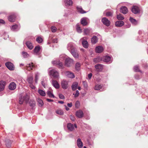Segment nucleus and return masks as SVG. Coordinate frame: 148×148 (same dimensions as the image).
<instances>
[{"label":"nucleus","mask_w":148,"mask_h":148,"mask_svg":"<svg viewBox=\"0 0 148 148\" xmlns=\"http://www.w3.org/2000/svg\"><path fill=\"white\" fill-rule=\"evenodd\" d=\"M5 23V22L3 20L0 19V24H4Z\"/></svg>","instance_id":"obj_59"},{"label":"nucleus","mask_w":148,"mask_h":148,"mask_svg":"<svg viewBox=\"0 0 148 148\" xmlns=\"http://www.w3.org/2000/svg\"><path fill=\"white\" fill-rule=\"evenodd\" d=\"M113 13L110 12H108L106 14V15L107 16H112V15Z\"/></svg>","instance_id":"obj_51"},{"label":"nucleus","mask_w":148,"mask_h":148,"mask_svg":"<svg viewBox=\"0 0 148 148\" xmlns=\"http://www.w3.org/2000/svg\"><path fill=\"white\" fill-rule=\"evenodd\" d=\"M78 84V83L77 82H75L73 83L71 88L73 91L77 89Z\"/></svg>","instance_id":"obj_25"},{"label":"nucleus","mask_w":148,"mask_h":148,"mask_svg":"<svg viewBox=\"0 0 148 148\" xmlns=\"http://www.w3.org/2000/svg\"><path fill=\"white\" fill-rule=\"evenodd\" d=\"M47 94L50 97L55 98V96L52 93V91H48L47 92Z\"/></svg>","instance_id":"obj_36"},{"label":"nucleus","mask_w":148,"mask_h":148,"mask_svg":"<svg viewBox=\"0 0 148 148\" xmlns=\"http://www.w3.org/2000/svg\"><path fill=\"white\" fill-rule=\"evenodd\" d=\"M90 31V29L88 28L85 29L84 30V33L86 35L89 34Z\"/></svg>","instance_id":"obj_37"},{"label":"nucleus","mask_w":148,"mask_h":148,"mask_svg":"<svg viewBox=\"0 0 148 148\" xmlns=\"http://www.w3.org/2000/svg\"><path fill=\"white\" fill-rule=\"evenodd\" d=\"M5 65L10 70H13L14 69V64L10 62H6Z\"/></svg>","instance_id":"obj_6"},{"label":"nucleus","mask_w":148,"mask_h":148,"mask_svg":"<svg viewBox=\"0 0 148 148\" xmlns=\"http://www.w3.org/2000/svg\"><path fill=\"white\" fill-rule=\"evenodd\" d=\"M38 76H39V74L38 73H36V74H35V82L36 83H37V81H38Z\"/></svg>","instance_id":"obj_48"},{"label":"nucleus","mask_w":148,"mask_h":148,"mask_svg":"<svg viewBox=\"0 0 148 148\" xmlns=\"http://www.w3.org/2000/svg\"><path fill=\"white\" fill-rule=\"evenodd\" d=\"M52 42L53 43H57L58 42V39L56 38H54Z\"/></svg>","instance_id":"obj_58"},{"label":"nucleus","mask_w":148,"mask_h":148,"mask_svg":"<svg viewBox=\"0 0 148 148\" xmlns=\"http://www.w3.org/2000/svg\"><path fill=\"white\" fill-rule=\"evenodd\" d=\"M41 83L42 85L45 88V83L43 81H42L41 82Z\"/></svg>","instance_id":"obj_64"},{"label":"nucleus","mask_w":148,"mask_h":148,"mask_svg":"<svg viewBox=\"0 0 148 148\" xmlns=\"http://www.w3.org/2000/svg\"><path fill=\"white\" fill-rule=\"evenodd\" d=\"M121 12L122 13L125 14L127 13L128 11L127 8L125 6H122L120 9Z\"/></svg>","instance_id":"obj_18"},{"label":"nucleus","mask_w":148,"mask_h":148,"mask_svg":"<svg viewBox=\"0 0 148 148\" xmlns=\"http://www.w3.org/2000/svg\"><path fill=\"white\" fill-rule=\"evenodd\" d=\"M38 92L40 95L42 96H45L46 95V93L45 91L39 89Z\"/></svg>","instance_id":"obj_33"},{"label":"nucleus","mask_w":148,"mask_h":148,"mask_svg":"<svg viewBox=\"0 0 148 148\" xmlns=\"http://www.w3.org/2000/svg\"><path fill=\"white\" fill-rule=\"evenodd\" d=\"M117 18L119 20H123L124 19V17L121 14H119L117 15Z\"/></svg>","instance_id":"obj_38"},{"label":"nucleus","mask_w":148,"mask_h":148,"mask_svg":"<svg viewBox=\"0 0 148 148\" xmlns=\"http://www.w3.org/2000/svg\"><path fill=\"white\" fill-rule=\"evenodd\" d=\"M73 60L69 58H67L65 60V65L67 67H69L73 64Z\"/></svg>","instance_id":"obj_5"},{"label":"nucleus","mask_w":148,"mask_h":148,"mask_svg":"<svg viewBox=\"0 0 148 148\" xmlns=\"http://www.w3.org/2000/svg\"><path fill=\"white\" fill-rule=\"evenodd\" d=\"M102 88V86L100 85H97L95 88V89L96 90H99Z\"/></svg>","instance_id":"obj_44"},{"label":"nucleus","mask_w":148,"mask_h":148,"mask_svg":"<svg viewBox=\"0 0 148 148\" xmlns=\"http://www.w3.org/2000/svg\"><path fill=\"white\" fill-rule=\"evenodd\" d=\"M67 127L68 129L71 131H72L74 129L73 125L71 123H68L67 124Z\"/></svg>","instance_id":"obj_28"},{"label":"nucleus","mask_w":148,"mask_h":148,"mask_svg":"<svg viewBox=\"0 0 148 148\" xmlns=\"http://www.w3.org/2000/svg\"><path fill=\"white\" fill-rule=\"evenodd\" d=\"M6 85L5 81L3 80L0 81V91H3L4 90Z\"/></svg>","instance_id":"obj_10"},{"label":"nucleus","mask_w":148,"mask_h":148,"mask_svg":"<svg viewBox=\"0 0 148 148\" xmlns=\"http://www.w3.org/2000/svg\"><path fill=\"white\" fill-rule=\"evenodd\" d=\"M134 70L135 72H140L139 68L138 66H136L134 67Z\"/></svg>","instance_id":"obj_45"},{"label":"nucleus","mask_w":148,"mask_h":148,"mask_svg":"<svg viewBox=\"0 0 148 148\" xmlns=\"http://www.w3.org/2000/svg\"><path fill=\"white\" fill-rule=\"evenodd\" d=\"M103 24L107 27L110 26V21L106 17L103 18L101 20Z\"/></svg>","instance_id":"obj_9"},{"label":"nucleus","mask_w":148,"mask_h":148,"mask_svg":"<svg viewBox=\"0 0 148 148\" xmlns=\"http://www.w3.org/2000/svg\"><path fill=\"white\" fill-rule=\"evenodd\" d=\"M18 26L17 25H14L12 26L11 27V29L13 31H15L17 29Z\"/></svg>","instance_id":"obj_46"},{"label":"nucleus","mask_w":148,"mask_h":148,"mask_svg":"<svg viewBox=\"0 0 148 148\" xmlns=\"http://www.w3.org/2000/svg\"><path fill=\"white\" fill-rule=\"evenodd\" d=\"M12 141L10 140H8L6 141V146L8 148H10L11 147Z\"/></svg>","instance_id":"obj_35"},{"label":"nucleus","mask_w":148,"mask_h":148,"mask_svg":"<svg viewBox=\"0 0 148 148\" xmlns=\"http://www.w3.org/2000/svg\"><path fill=\"white\" fill-rule=\"evenodd\" d=\"M56 112L57 114L61 115H62L64 114L63 112L61 110H58L56 111Z\"/></svg>","instance_id":"obj_43"},{"label":"nucleus","mask_w":148,"mask_h":148,"mask_svg":"<svg viewBox=\"0 0 148 148\" xmlns=\"http://www.w3.org/2000/svg\"><path fill=\"white\" fill-rule=\"evenodd\" d=\"M80 66V64L79 63H77L75 64V68L77 70H78Z\"/></svg>","instance_id":"obj_50"},{"label":"nucleus","mask_w":148,"mask_h":148,"mask_svg":"<svg viewBox=\"0 0 148 148\" xmlns=\"http://www.w3.org/2000/svg\"><path fill=\"white\" fill-rule=\"evenodd\" d=\"M52 63L54 65L57 66L58 68L59 69H63L64 68L62 63L59 60H55L52 61Z\"/></svg>","instance_id":"obj_4"},{"label":"nucleus","mask_w":148,"mask_h":148,"mask_svg":"<svg viewBox=\"0 0 148 148\" xmlns=\"http://www.w3.org/2000/svg\"><path fill=\"white\" fill-rule=\"evenodd\" d=\"M92 76V74L91 73H90L88 75V77L89 79H90Z\"/></svg>","instance_id":"obj_61"},{"label":"nucleus","mask_w":148,"mask_h":148,"mask_svg":"<svg viewBox=\"0 0 148 148\" xmlns=\"http://www.w3.org/2000/svg\"><path fill=\"white\" fill-rule=\"evenodd\" d=\"M26 44L28 48L29 49L31 50L34 47L30 41H27L26 42Z\"/></svg>","instance_id":"obj_22"},{"label":"nucleus","mask_w":148,"mask_h":148,"mask_svg":"<svg viewBox=\"0 0 148 148\" xmlns=\"http://www.w3.org/2000/svg\"><path fill=\"white\" fill-rule=\"evenodd\" d=\"M29 98V96L27 94L24 95H21L19 99V103L20 104H22L24 101L26 102L27 101Z\"/></svg>","instance_id":"obj_2"},{"label":"nucleus","mask_w":148,"mask_h":148,"mask_svg":"<svg viewBox=\"0 0 148 148\" xmlns=\"http://www.w3.org/2000/svg\"><path fill=\"white\" fill-rule=\"evenodd\" d=\"M33 77H29L27 79V81L29 84L32 83L33 82Z\"/></svg>","instance_id":"obj_40"},{"label":"nucleus","mask_w":148,"mask_h":148,"mask_svg":"<svg viewBox=\"0 0 148 148\" xmlns=\"http://www.w3.org/2000/svg\"><path fill=\"white\" fill-rule=\"evenodd\" d=\"M98 41V38L97 36H94L91 38V41L92 44H95Z\"/></svg>","instance_id":"obj_32"},{"label":"nucleus","mask_w":148,"mask_h":148,"mask_svg":"<svg viewBox=\"0 0 148 148\" xmlns=\"http://www.w3.org/2000/svg\"><path fill=\"white\" fill-rule=\"evenodd\" d=\"M67 105L68 107L70 108L73 105L72 103L71 102L70 103H68Z\"/></svg>","instance_id":"obj_60"},{"label":"nucleus","mask_w":148,"mask_h":148,"mask_svg":"<svg viewBox=\"0 0 148 148\" xmlns=\"http://www.w3.org/2000/svg\"><path fill=\"white\" fill-rule=\"evenodd\" d=\"M61 84L62 88L64 89H66L68 87V82L63 80L61 82Z\"/></svg>","instance_id":"obj_8"},{"label":"nucleus","mask_w":148,"mask_h":148,"mask_svg":"<svg viewBox=\"0 0 148 148\" xmlns=\"http://www.w3.org/2000/svg\"><path fill=\"white\" fill-rule=\"evenodd\" d=\"M47 100L48 101V102H52L53 101V99H47Z\"/></svg>","instance_id":"obj_63"},{"label":"nucleus","mask_w":148,"mask_h":148,"mask_svg":"<svg viewBox=\"0 0 148 148\" xmlns=\"http://www.w3.org/2000/svg\"><path fill=\"white\" fill-rule=\"evenodd\" d=\"M16 85L14 82L10 83L8 86V88L10 90H14L16 88Z\"/></svg>","instance_id":"obj_11"},{"label":"nucleus","mask_w":148,"mask_h":148,"mask_svg":"<svg viewBox=\"0 0 148 148\" xmlns=\"http://www.w3.org/2000/svg\"><path fill=\"white\" fill-rule=\"evenodd\" d=\"M36 40L38 43H40L42 42L43 41V39L41 37H38L37 38Z\"/></svg>","instance_id":"obj_41"},{"label":"nucleus","mask_w":148,"mask_h":148,"mask_svg":"<svg viewBox=\"0 0 148 148\" xmlns=\"http://www.w3.org/2000/svg\"><path fill=\"white\" fill-rule=\"evenodd\" d=\"M70 118V119H71V120H72V121H74V120H75L73 116H72V115H71Z\"/></svg>","instance_id":"obj_62"},{"label":"nucleus","mask_w":148,"mask_h":148,"mask_svg":"<svg viewBox=\"0 0 148 148\" xmlns=\"http://www.w3.org/2000/svg\"><path fill=\"white\" fill-rule=\"evenodd\" d=\"M80 106V103L79 101H76L75 103V106L77 108H78Z\"/></svg>","instance_id":"obj_52"},{"label":"nucleus","mask_w":148,"mask_h":148,"mask_svg":"<svg viewBox=\"0 0 148 148\" xmlns=\"http://www.w3.org/2000/svg\"><path fill=\"white\" fill-rule=\"evenodd\" d=\"M51 31L53 32H56L57 28L55 27L52 26L51 28Z\"/></svg>","instance_id":"obj_49"},{"label":"nucleus","mask_w":148,"mask_h":148,"mask_svg":"<svg viewBox=\"0 0 148 148\" xmlns=\"http://www.w3.org/2000/svg\"><path fill=\"white\" fill-rule=\"evenodd\" d=\"M29 104L30 106L32 107H34L35 105V102L33 100H31L29 102Z\"/></svg>","instance_id":"obj_39"},{"label":"nucleus","mask_w":148,"mask_h":148,"mask_svg":"<svg viewBox=\"0 0 148 148\" xmlns=\"http://www.w3.org/2000/svg\"><path fill=\"white\" fill-rule=\"evenodd\" d=\"M111 57L108 56H106L103 57V61L106 62H108L111 60Z\"/></svg>","instance_id":"obj_27"},{"label":"nucleus","mask_w":148,"mask_h":148,"mask_svg":"<svg viewBox=\"0 0 148 148\" xmlns=\"http://www.w3.org/2000/svg\"><path fill=\"white\" fill-rule=\"evenodd\" d=\"M81 24L83 26H86L88 24V23L86 21V18H82L81 21Z\"/></svg>","instance_id":"obj_29"},{"label":"nucleus","mask_w":148,"mask_h":148,"mask_svg":"<svg viewBox=\"0 0 148 148\" xmlns=\"http://www.w3.org/2000/svg\"><path fill=\"white\" fill-rule=\"evenodd\" d=\"M59 98L61 99H64L65 98L64 95L62 94H59Z\"/></svg>","instance_id":"obj_53"},{"label":"nucleus","mask_w":148,"mask_h":148,"mask_svg":"<svg viewBox=\"0 0 148 148\" xmlns=\"http://www.w3.org/2000/svg\"><path fill=\"white\" fill-rule=\"evenodd\" d=\"M99 58H95L93 60L94 62H99Z\"/></svg>","instance_id":"obj_56"},{"label":"nucleus","mask_w":148,"mask_h":148,"mask_svg":"<svg viewBox=\"0 0 148 148\" xmlns=\"http://www.w3.org/2000/svg\"><path fill=\"white\" fill-rule=\"evenodd\" d=\"M95 67L98 71H101L103 69V65L101 64H97L95 65Z\"/></svg>","instance_id":"obj_21"},{"label":"nucleus","mask_w":148,"mask_h":148,"mask_svg":"<svg viewBox=\"0 0 148 148\" xmlns=\"http://www.w3.org/2000/svg\"><path fill=\"white\" fill-rule=\"evenodd\" d=\"M76 29L77 32L79 33H81L82 32V29L79 24H77L76 25Z\"/></svg>","instance_id":"obj_42"},{"label":"nucleus","mask_w":148,"mask_h":148,"mask_svg":"<svg viewBox=\"0 0 148 148\" xmlns=\"http://www.w3.org/2000/svg\"><path fill=\"white\" fill-rule=\"evenodd\" d=\"M130 20L131 22L133 25H136L137 24V21L135 19H134L132 17H130Z\"/></svg>","instance_id":"obj_34"},{"label":"nucleus","mask_w":148,"mask_h":148,"mask_svg":"<svg viewBox=\"0 0 148 148\" xmlns=\"http://www.w3.org/2000/svg\"><path fill=\"white\" fill-rule=\"evenodd\" d=\"M67 49L68 50L70 51L71 53L74 58H78V54L76 51L75 47L72 43H70L68 44Z\"/></svg>","instance_id":"obj_1"},{"label":"nucleus","mask_w":148,"mask_h":148,"mask_svg":"<svg viewBox=\"0 0 148 148\" xmlns=\"http://www.w3.org/2000/svg\"><path fill=\"white\" fill-rule=\"evenodd\" d=\"M49 75H51L56 78H58L59 77V72L56 70L54 69L49 71Z\"/></svg>","instance_id":"obj_3"},{"label":"nucleus","mask_w":148,"mask_h":148,"mask_svg":"<svg viewBox=\"0 0 148 148\" xmlns=\"http://www.w3.org/2000/svg\"><path fill=\"white\" fill-rule=\"evenodd\" d=\"M16 16L15 14L13 13L8 17V21L10 22H14L15 21Z\"/></svg>","instance_id":"obj_7"},{"label":"nucleus","mask_w":148,"mask_h":148,"mask_svg":"<svg viewBox=\"0 0 148 148\" xmlns=\"http://www.w3.org/2000/svg\"><path fill=\"white\" fill-rule=\"evenodd\" d=\"M76 116L79 118H81L84 116V113L82 111L79 110L77 111L76 112Z\"/></svg>","instance_id":"obj_12"},{"label":"nucleus","mask_w":148,"mask_h":148,"mask_svg":"<svg viewBox=\"0 0 148 148\" xmlns=\"http://www.w3.org/2000/svg\"><path fill=\"white\" fill-rule=\"evenodd\" d=\"M35 66L33 63H31L29 64H28L26 66V69L28 71H30L33 69V68H35Z\"/></svg>","instance_id":"obj_14"},{"label":"nucleus","mask_w":148,"mask_h":148,"mask_svg":"<svg viewBox=\"0 0 148 148\" xmlns=\"http://www.w3.org/2000/svg\"><path fill=\"white\" fill-rule=\"evenodd\" d=\"M83 83L84 87L86 88H87L88 87V84L85 81H83Z\"/></svg>","instance_id":"obj_55"},{"label":"nucleus","mask_w":148,"mask_h":148,"mask_svg":"<svg viewBox=\"0 0 148 148\" xmlns=\"http://www.w3.org/2000/svg\"><path fill=\"white\" fill-rule=\"evenodd\" d=\"M64 2L66 5L71 6L73 4V1L71 0H64Z\"/></svg>","instance_id":"obj_23"},{"label":"nucleus","mask_w":148,"mask_h":148,"mask_svg":"<svg viewBox=\"0 0 148 148\" xmlns=\"http://www.w3.org/2000/svg\"><path fill=\"white\" fill-rule=\"evenodd\" d=\"M77 9L78 11L81 14H84L86 12L84 11L81 7H77Z\"/></svg>","instance_id":"obj_31"},{"label":"nucleus","mask_w":148,"mask_h":148,"mask_svg":"<svg viewBox=\"0 0 148 148\" xmlns=\"http://www.w3.org/2000/svg\"><path fill=\"white\" fill-rule=\"evenodd\" d=\"M65 74L66 76L69 78H73L75 77L74 74L70 71H66L65 72Z\"/></svg>","instance_id":"obj_13"},{"label":"nucleus","mask_w":148,"mask_h":148,"mask_svg":"<svg viewBox=\"0 0 148 148\" xmlns=\"http://www.w3.org/2000/svg\"><path fill=\"white\" fill-rule=\"evenodd\" d=\"M132 11L134 14H137L139 12V9L138 7L137 6H133L132 9Z\"/></svg>","instance_id":"obj_15"},{"label":"nucleus","mask_w":148,"mask_h":148,"mask_svg":"<svg viewBox=\"0 0 148 148\" xmlns=\"http://www.w3.org/2000/svg\"><path fill=\"white\" fill-rule=\"evenodd\" d=\"M22 54L23 57L24 58H27L29 56L28 54L26 52H22Z\"/></svg>","instance_id":"obj_47"},{"label":"nucleus","mask_w":148,"mask_h":148,"mask_svg":"<svg viewBox=\"0 0 148 148\" xmlns=\"http://www.w3.org/2000/svg\"><path fill=\"white\" fill-rule=\"evenodd\" d=\"M124 23L123 21H117L115 23V25L116 27H121L124 25Z\"/></svg>","instance_id":"obj_17"},{"label":"nucleus","mask_w":148,"mask_h":148,"mask_svg":"<svg viewBox=\"0 0 148 148\" xmlns=\"http://www.w3.org/2000/svg\"><path fill=\"white\" fill-rule=\"evenodd\" d=\"M29 86L33 89H34L35 88V86L32 84V83L29 84Z\"/></svg>","instance_id":"obj_57"},{"label":"nucleus","mask_w":148,"mask_h":148,"mask_svg":"<svg viewBox=\"0 0 148 148\" xmlns=\"http://www.w3.org/2000/svg\"><path fill=\"white\" fill-rule=\"evenodd\" d=\"M40 50V47L39 46H36L34 49V52L36 54H38Z\"/></svg>","instance_id":"obj_26"},{"label":"nucleus","mask_w":148,"mask_h":148,"mask_svg":"<svg viewBox=\"0 0 148 148\" xmlns=\"http://www.w3.org/2000/svg\"><path fill=\"white\" fill-rule=\"evenodd\" d=\"M37 104L40 107H42L44 105L43 101L40 99L38 98L37 99Z\"/></svg>","instance_id":"obj_24"},{"label":"nucleus","mask_w":148,"mask_h":148,"mask_svg":"<svg viewBox=\"0 0 148 148\" xmlns=\"http://www.w3.org/2000/svg\"><path fill=\"white\" fill-rule=\"evenodd\" d=\"M77 145L79 148H82L83 146V143L80 138H78L77 140Z\"/></svg>","instance_id":"obj_20"},{"label":"nucleus","mask_w":148,"mask_h":148,"mask_svg":"<svg viewBox=\"0 0 148 148\" xmlns=\"http://www.w3.org/2000/svg\"><path fill=\"white\" fill-rule=\"evenodd\" d=\"M73 95H74V96L75 97H78L79 95V91L78 90H77L76 91L75 93V94H73Z\"/></svg>","instance_id":"obj_54"},{"label":"nucleus","mask_w":148,"mask_h":148,"mask_svg":"<svg viewBox=\"0 0 148 148\" xmlns=\"http://www.w3.org/2000/svg\"><path fill=\"white\" fill-rule=\"evenodd\" d=\"M82 44L83 47L86 48H87L88 47V42L84 39H83L82 42Z\"/></svg>","instance_id":"obj_30"},{"label":"nucleus","mask_w":148,"mask_h":148,"mask_svg":"<svg viewBox=\"0 0 148 148\" xmlns=\"http://www.w3.org/2000/svg\"><path fill=\"white\" fill-rule=\"evenodd\" d=\"M103 47L101 46L97 47L95 49V51L97 53H101L103 51Z\"/></svg>","instance_id":"obj_16"},{"label":"nucleus","mask_w":148,"mask_h":148,"mask_svg":"<svg viewBox=\"0 0 148 148\" xmlns=\"http://www.w3.org/2000/svg\"><path fill=\"white\" fill-rule=\"evenodd\" d=\"M52 84L53 86L56 89H58L60 88L58 82L55 80H52Z\"/></svg>","instance_id":"obj_19"}]
</instances>
